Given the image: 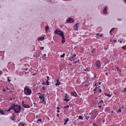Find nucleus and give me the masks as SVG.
Wrapping results in <instances>:
<instances>
[{
    "instance_id": "1",
    "label": "nucleus",
    "mask_w": 126,
    "mask_h": 126,
    "mask_svg": "<svg viewBox=\"0 0 126 126\" xmlns=\"http://www.w3.org/2000/svg\"><path fill=\"white\" fill-rule=\"evenodd\" d=\"M20 106L16 105L14 104H12L11 107L8 109V111H10L11 109H13L16 113H18L20 112L21 110Z\"/></svg>"
},
{
    "instance_id": "2",
    "label": "nucleus",
    "mask_w": 126,
    "mask_h": 126,
    "mask_svg": "<svg viewBox=\"0 0 126 126\" xmlns=\"http://www.w3.org/2000/svg\"><path fill=\"white\" fill-rule=\"evenodd\" d=\"M56 34L61 36L62 38V42L63 43H64L65 42V38L63 32L60 29H57L56 30Z\"/></svg>"
},
{
    "instance_id": "3",
    "label": "nucleus",
    "mask_w": 126,
    "mask_h": 126,
    "mask_svg": "<svg viewBox=\"0 0 126 126\" xmlns=\"http://www.w3.org/2000/svg\"><path fill=\"white\" fill-rule=\"evenodd\" d=\"M24 92L25 94L28 95H30L32 93V92L30 89L27 86L25 88Z\"/></svg>"
},
{
    "instance_id": "4",
    "label": "nucleus",
    "mask_w": 126,
    "mask_h": 126,
    "mask_svg": "<svg viewBox=\"0 0 126 126\" xmlns=\"http://www.w3.org/2000/svg\"><path fill=\"white\" fill-rule=\"evenodd\" d=\"M96 64L97 67L99 68H100L101 67V64L100 61L98 60L96 63Z\"/></svg>"
},
{
    "instance_id": "5",
    "label": "nucleus",
    "mask_w": 126,
    "mask_h": 126,
    "mask_svg": "<svg viewBox=\"0 0 126 126\" xmlns=\"http://www.w3.org/2000/svg\"><path fill=\"white\" fill-rule=\"evenodd\" d=\"M39 98L40 99L41 101L40 103H43L44 101L45 97L42 95H41V96H39Z\"/></svg>"
},
{
    "instance_id": "6",
    "label": "nucleus",
    "mask_w": 126,
    "mask_h": 126,
    "mask_svg": "<svg viewBox=\"0 0 126 126\" xmlns=\"http://www.w3.org/2000/svg\"><path fill=\"white\" fill-rule=\"evenodd\" d=\"M73 19L71 17H69L66 20V22L68 23H71L73 22Z\"/></svg>"
},
{
    "instance_id": "7",
    "label": "nucleus",
    "mask_w": 126,
    "mask_h": 126,
    "mask_svg": "<svg viewBox=\"0 0 126 126\" xmlns=\"http://www.w3.org/2000/svg\"><path fill=\"white\" fill-rule=\"evenodd\" d=\"M76 56V54L73 55V56H71L69 58V60L71 61L73 60L74 61L75 60V58Z\"/></svg>"
},
{
    "instance_id": "8",
    "label": "nucleus",
    "mask_w": 126,
    "mask_h": 126,
    "mask_svg": "<svg viewBox=\"0 0 126 126\" xmlns=\"http://www.w3.org/2000/svg\"><path fill=\"white\" fill-rule=\"evenodd\" d=\"M45 30L46 31V32H47L49 30V28L48 26H46L45 28Z\"/></svg>"
},
{
    "instance_id": "9",
    "label": "nucleus",
    "mask_w": 126,
    "mask_h": 126,
    "mask_svg": "<svg viewBox=\"0 0 126 126\" xmlns=\"http://www.w3.org/2000/svg\"><path fill=\"white\" fill-rule=\"evenodd\" d=\"M71 95L75 97H76L77 95L76 93L75 92L71 93Z\"/></svg>"
},
{
    "instance_id": "10",
    "label": "nucleus",
    "mask_w": 126,
    "mask_h": 126,
    "mask_svg": "<svg viewBox=\"0 0 126 126\" xmlns=\"http://www.w3.org/2000/svg\"><path fill=\"white\" fill-rule=\"evenodd\" d=\"M69 119L68 118H67L65 120V121L64 123V125H65L69 121Z\"/></svg>"
},
{
    "instance_id": "11",
    "label": "nucleus",
    "mask_w": 126,
    "mask_h": 126,
    "mask_svg": "<svg viewBox=\"0 0 126 126\" xmlns=\"http://www.w3.org/2000/svg\"><path fill=\"white\" fill-rule=\"evenodd\" d=\"M23 107L25 108H30V107L29 105L25 104L23 106Z\"/></svg>"
},
{
    "instance_id": "12",
    "label": "nucleus",
    "mask_w": 126,
    "mask_h": 126,
    "mask_svg": "<svg viewBox=\"0 0 126 126\" xmlns=\"http://www.w3.org/2000/svg\"><path fill=\"white\" fill-rule=\"evenodd\" d=\"M96 112V110H93L91 113H90L89 114H90V115H92V114H94V113Z\"/></svg>"
},
{
    "instance_id": "13",
    "label": "nucleus",
    "mask_w": 126,
    "mask_h": 126,
    "mask_svg": "<svg viewBox=\"0 0 126 126\" xmlns=\"http://www.w3.org/2000/svg\"><path fill=\"white\" fill-rule=\"evenodd\" d=\"M90 117L88 113H87L85 116V118L87 119H88Z\"/></svg>"
},
{
    "instance_id": "14",
    "label": "nucleus",
    "mask_w": 126,
    "mask_h": 126,
    "mask_svg": "<svg viewBox=\"0 0 126 126\" xmlns=\"http://www.w3.org/2000/svg\"><path fill=\"white\" fill-rule=\"evenodd\" d=\"M103 12L104 14H106L107 13V7H106L104 8L103 10Z\"/></svg>"
},
{
    "instance_id": "15",
    "label": "nucleus",
    "mask_w": 126,
    "mask_h": 126,
    "mask_svg": "<svg viewBox=\"0 0 126 126\" xmlns=\"http://www.w3.org/2000/svg\"><path fill=\"white\" fill-rule=\"evenodd\" d=\"M105 94L106 96H107L109 97H110L111 96V94H107V93H106Z\"/></svg>"
},
{
    "instance_id": "16",
    "label": "nucleus",
    "mask_w": 126,
    "mask_h": 126,
    "mask_svg": "<svg viewBox=\"0 0 126 126\" xmlns=\"http://www.w3.org/2000/svg\"><path fill=\"white\" fill-rule=\"evenodd\" d=\"M46 54H44L43 56L42 57V58L44 60H45L46 58Z\"/></svg>"
},
{
    "instance_id": "17",
    "label": "nucleus",
    "mask_w": 126,
    "mask_h": 126,
    "mask_svg": "<svg viewBox=\"0 0 126 126\" xmlns=\"http://www.w3.org/2000/svg\"><path fill=\"white\" fill-rule=\"evenodd\" d=\"M44 38V37H42L38 39V40H40L41 41H43Z\"/></svg>"
},
{
    "instance_id": "18",
    "label": "nucleus",
    "mask_w": 126,
    "mask_h": 126,
    "mask_svg": "<svg viewBox=\"0 0 126 126\" xmlns=\"http://www.w3.org/2000/svg\"><path fill=\"white\" fill-rule=\"evenodd\" d=\"M84 70L87 71V72H89V71H90V69L89 68H87L86 69H85Z\"/></svg>"
},
{
    "instance_id": "19",
    "label": "nucleus",
    "mask_w": 126,
    "mask_h": 126,
    "mask_svg": "<svg viewBox=\"0 0 126 126\" xmlns=\"http://www.w3.org/2000/svg\"><path fill=\"white\" fill-rule=\"evenodd\" d=\"M74 63H78L79 64L80 63V62H79V60H77V61H76L75 62H74Z\"/></svg>"
},
{
    "instance_id": "20",
    "label": "nucleus",
    "mask_w": 126,
    "mask_h": 126,
    "mask_svg": "<svg viewBox=\"0 0 126 126\" xmlns=\"http://www.w3.org/2000/svg\"><path fill=\"white\" fill-rule=\"evenodd\" d=\"M98 115V113L96 111V112L94 113V118H95L97 116V115Z\"/></svg>"
},
{
    "instance_id": "21",
    "label": "nucleus",
    "mask_w": 126,
    "mask_h": 126,
    "mask_svg": "<svg viewBox=\"0 0 126 126\" xmlns=\"http://www.w3.org/2000/svg\"><path fill=\"white\" fill-rule=\"evenodd\" d=\"M61 82H57L56 83V86H59L60 85Z\"/></svg>"
},
{
    "instance_id": "22",
    "label": "nucleus",
    "mask_w": 126,
    "mask_h": 126,
    "mask_svg": "<svg viewBox=\"0 0 126 126\" xmlns=\"http://www.w3.org/2000/svg\"><path fill=\"white\" fill-rule=\"evenodd\" d=\"M18 125L19 126H24V125L22 123H20Z\"/></svg>"
},
{
    "instance_id": "23",
    "label": "nucleus",
    "mask_w": 126,
    "mask_h": 126,
    "mask_svg": "<svg viewBox=\"0 0 126 126\" xmlns=\"http://www.w3.org/2000/svg\"><path fill=\"white\" fill-rule=\"evenodd\" d=\"M116 69H117V70L118 72H121V70L120 69H119V68L118 67H116Z\"/></svg>"
},
{
    "instance_id": "24",
    "label": "nucleus",
    "mask_w": 126,
    "mask_h": 126,
    "mask_svg": "<svg viewBox=\"0 0 126 126\" xmlns=\"http://www.w3.org/2000/svg\"><path fill=\"white\" fill-rule=\"evenodd\" d=\"M97 92H99L100 93H101L102 90L101 89H99L98 88H97Z\"/></svg>"
},
{
    "instance_id": "25",
    "label": "nucleus",
    "mask_w": 126,
    "mask_h": 126,
    "mask_svg": "<svg viewBox=\"0 0 126 126\" xmlns=\"http://www.w3.org/2000/svg\"><path fill=\"white\" fill-rule=\"evenodd\" d=\"M4 111L3 110H1L0 111V114H4Z\"/></svg>"
},
{
    "instance_id": "26",
    "label": "nucleus",
    "mask_w": 126,
    "mask_h": 126,
    "mask_svg": "<svg viewBox=\"0 0 126 126\" xmlns=\"http://www.w3.org/2000/svg\"><path fill=\"white\" fill-rule=\"evenodd\" d=\"M122 48L124 49H126V45L122 47Z\"/></svg>"
},
{
    "instance_id": "27",
    "label": "nucleus",
    "mask_w": 126,
    "mask_h": 126,
    "mask_svg": "<svg viewBox=\"0 0 126 126\" xmlns=\"http://www.w3.org/2000/svg\"><path fill=\"white\" fill-rule=\"evenodd\" d=\"M103 100H101L98 103V105H99V104L102 103H103Z\"/></svg>"
},
{
    "instance_id": "28",
    "label": "nucleus",
    "mask_w": 126,
    "mask_h": 126,
    "mask_svg": "<svg viewBox=\"0 0 126 126\" xmlns=\"http://www.w3.org/2000/svg\"><path fill=\"white\" fill-rule=\"evenodd\" d=\"M79 119H83V117L82 116H79Z\"/></svg>"
},
{
    "instance_id": "29",
    "label": "nucleus",
    "mask_w": 126,
    "mask_h": 126,
    "mask_svg": "<svg viewBox=\"0 0 126 126\" xmlns=\"http://www.w3.org/2000/svg\"><path fill=\"white\" fill-rule=\"evenodd\" d=\"M65 55V53H63V54L62 55H61V57L63 58L64 57Z\"/></svg>"
},
{
    "instance_id": "30",
    "label": "nucleus",
    "mask_w": 126,
    "mask_h": 126,
    "mask_svg": "<svg viewBox=\"0 0 126 126\" xmlns=\"http://www.w3.org/2000/svg\"><path fill=\"white\" fill-rule=\"evenodd\" d=\"M114 29V28H112V29H111L110 30V33H111L112 32L113 30Z\"/></svg>"
},
{
    "instance_id": "31",
    "label": "nucleus",
    "mask_w": 126,
    "mask_h": 126,
    "mask_svg": "<svg viewBox=\"0 0 126 126\" xmlns=\"http://www.w3.org/2000/svg\"><path fill=\"white\" fill-rule=\"evenodd\" d=\"M122 109L121 108H120L118 110V111H117V112H120L121 111Z\"/></svg>"
},
{
    "instance_id": "32",
    "label": "nucleus",
    "mask_w": 126,
    "mask_h": 126,
    "mask_svg": "<svg viewBox=\"0 0 126 126\" xmlns=\"http://www.w3.org/2000/svg\"><path fill=\"white\" fill-rule=\"evenodd\" d=\"M64 101H66L67 102H68L69 101V100L68 99H67V98H65L64 99Z\"/></svg>"
},
{
    "instance_id": "33",
    "label": "nucleus",
    "mask_w": 126,
    "mask_h": 126,
    "mask_svg": "<svg viewBox=\"0 0 126 126\" xmlns=\"http://www.w3.org/2000/svg\"><path fill=\"white\" fill-rule=\"evenodd\" d=\"M94 114H92V115H91V118H94Z\"/></svg>"
},
{
    "instance_id": "34",
    "label": "nucleus",
    "mask_w": 126,
    "mask_h": 126,
    "mask_svg": "<svg viewBox=\"0 0 126 126\" xmlns=\"http://www.w3.org/2000/svg\"><path fill=\"white\" fill-rule=\"evenodd\" d=\"M79 24V23H78L77 24H76V30H78L77 29H78V25Z\"/></svg>"
},
{
    "instance_id": "35",
    "label": "nucleus",
    "mask_w": 126,
    "mask_h": 126,
    "mask_svg": "<svg viewBox=\"0 0 126 126\" xmlns=\"http://www.w3.org/2000/svg\"><path fill=\"white\" fill-rule=\"evenodd\" d=\"M25 104H24V101H22V105L23 107L24 106Z\"/></svg>"
},
{
    "instance_id": "36",
    "label": "nucleus",
    "mask_w": 126,
    "mask_h": 126,
    "mask_svg": "<svg viewBox=\"0 0 126 126\" xmlns=\"http://www.w3.org/2000/svg\"><path fill=\"white\" fill-rule=\"evenodd\" d=\"M69 105H67V106H65L64 107V108H69Z\"/></svg>"
},
{
    "instance_id": "37",
    "label": "nucleus",
    "mask_w": 126,
    "mask_h": 126,
    "mask_svg": "<svg viewBox=\"0 0 126 126\" xmlns=\"http://www.w3.org/2000/svg\"><path fill=\"white\" fill-rule=\"evenodd\" d=\"M126 87L124 89V90L123 91V92H126Z\"/></svg>"
},
{
    "instance_id": "38",
    "label": "nucleus",
    "mask_w": 126,
    "mask_h": 126,
    "mask_svg": "<svg viewBox=\"0 0 126 126\" xmlns=\"http://www.w3.org/2000/svg\"><path fill=\"white\" fill-rule=\"evenodd\" d=\"M47 85H48L49 84V82L48 81V80L47 81Z\"/></svg>"
},
{
    "instance_id": "39",
    "label": "nucleus",
    "mask_w": 126,
    "mask_h": 126,
    "mask_svg": "<svg viewBox=\"0 0 126 126\" xmlns=\"http://www.w3.org/2000/svg\"><path fill=\"white\" fill-rule=\"evenodd\" d=\"M9 77L7 78V80L9 82H10L11 81V80L9 79Z\"/></svg>"
},
{
    "instance_id": "40",
    "label": "nucleus",
    "mask_w": 126,
    "mask_h": 126,
    "mask_svg": "<svg viewBox=\"0 0 126 126\" xmlns=\"http://www.w3.org/2000/svg\"><path fill=\"white\" fill-rule=\"evenodd\" d=\"M116 41V40H111V42H115Z\"/></svg>"
},
{
    "instance_id": "41",
    "label": "nucleus",
    "mask_w": 126,
    "mask_h": 126,
    "mask_svg": "<svg viewBox=\"0 0 126 126\" xmlns=\"http://www.w3.org/2000/svg\"><path fill=\"white\" fill-rule=\"evenodd\" d=\"M97 88H96L95 89H94L93 90V91H95L96 90H97Z\"/></svg>"
},
{
    "instance_id": "42",
    "label": "nucleus",
    "mask_w": 126,
    "mask_h": 126,
    "mask_svg": "<svg viewBox=\"0 0 126 126\" xmlns=\"http://www.w3.org/2000/svg\"><path fill=\"white\" fill-rule=\"evenodd\" d=\"M42 121V120L41 119H39L38 120H37V122H38L39 121H40V122H41Z\"/></svg>"
},
{
    "instance_id": "43",
    "label": "nucleus",
    "mask_w": 126,
    "mask_h": 126,
    "mask_svg": "<svg viewBox=\"0 0 126 126\" xmlns=\"http://www.w3.org/2000/svg\"><path fill=\"white\" fill-rule=\"evenodd\" d=\"M67 94H65V98H68V97L67 96Z\"/></svg>"
},
{
    "instance_id": "44",
    "label": "nucleus",
    "mask_w": 126,
    "mask_h": 126,
    "mask_svg": "<svg viewBox=\"0 0 126 126\" xmlns=\"http://www.w3.org/2000/svg\"><path fill=\"white\" fill-rule=\"evenodd\" d=\"M93 124L94 125V126H98L94 123H93Z\"/></svg>"
},
{
    "instance_id": "45",
    "label": "nucleus",
    "mask_w": 126,
    "mask_h": 126,
    "mask_svg": "<svg viewBox=\"0 0 126 126\" xmlns=\"http://www.w3.org/2000/svg\"><path fill=\"white\" fill-rule=\"evenodd\" d=\"M44 48V47H41V48H40V49H42V50H43V49Z\"/></svg>"
},
{
    "instance_id": "46",
    "label": "nucleus",
    "mask_w": 126,
    "mask_h": 126,
    "mask_svg": "<svg viewBox=\"0 0 126 126\" xmlns=\"http://www.w3.org/2000/svg\"><path fill=\"white\" fill-rule=\"evenodd\" d=\"M117 20L118 21H121V19L120 18L118 19H117Z\"/></svg>"
},
{
    "instance_id": "47",
    "label": "nucleus",
    "mask_w": 126,
    "mask_h": 126,
    "mask_svg": "<svg viewBox=\"0 0 126 126\" xmlns=\"http://www.w3.org/2000/svg\"><path fill=\"white\" fill-rule=\"evenodd\" d=\"M57 109H60V108L59 107H57L56 108Z\"/></svg>"
},
{
    "instance_id": "48",
    "label": "nucleus",
    "mask_w": 126,
    "mask_h": 126,
    "mask_svg": "<svg viewBox=\"0 0 126 126\" xmlns=\"http://www.w3.org/2000/svg\"><path fill=\"white\" fill-rule=\"evenodd\" d=\"M124 106H122V107H121V108H120L121 109H124Z\"/></svg>"
},
{
    "instance_id": "49",
    "label": "nucleus",
    "mask_w": 126,
    "mask_h": 126,
    "mask_svg": "<svg viewBox=\"0 0 126 126\" xmlns=\"http://www.w3.org/2000/svg\"><path fill=\"white\" fill-rule=\"evenodd\" d=\"M3 91H4V92H5L6 91V90L5 89H4L3 90Z\"/></svg>"
},
{
    "instance_id": "50",
    "label": "nucleus",
    "mask_w": 126,
    "mask_h": 126,
    "mask_svg": "<svg viewBox=\"0 0 126 126\" xmlns=\"http://www.w3.org/2000/svg\"><path fill=\"white\" fill-rule=\"evenodd\" d=\"M101 107V105H100V106H99V105L98 106V107L99 108H100Z\"/></svg>"
},
{
    "instance_id": "51",
    "label": "nucleus",
    "mask_w": 126,
    "mask_h": 126,
    "mask_svg": "<svg viewBox=\"0 0 126 126\" xmlns=\"http://www.w3.org/2000/svg\"><path fill=\"white\" fill-rule=\"evenodd\" d=\"M57 112L59 113L60 111V110H57Z\"/></svg>"
},
{
    "instance_id": "52",
    "label": "nucleus",
    "mask_w": 126,
    "mask_h": 126,
    "mask_svg": "<svg viewBox=\"0 0 126 126\" xmlns=\"http://www.w3.org/2000/svg\"><path fill=\"white\" fill-rule=\"evenodd\" d=\"M99 34H100V33H97L96 34V35H99H99H100Z\"/></svg>"
},
{
    "instance_id": "53",
    "label": "nucleus",
    "mask_w": 126,
    "mask_h": 126,
    "mask_svg": "<svg viewBox=\"0 0 126 126\" xmlns=\"http://www.w3.org/2000/svg\"><path fill=\"white\" fill-rule=\"evenodd\" d=\"M42 88L43 90H45V87H42Z\"/></svg>"
},
{
    "instance_id": "54",
    "label": "nucleus",
    "mask_w": 126,
    "mask_h": 126,
    "mask_svg": "<svg viewBox=\"0 0 126 126\" xmlns=\"http://www.w3.org/2000/svg\"><path fill=\"white\" fill-rule=\"evenodd\" d=\"M57 82H59V79H57Z\"/></svg>"
},
{
    "instance_id": "55",
    "label": "nucleus",
    "mask_w": 126,
    "mask_h": 126,
    "mask_svg": "<svg viewBox=\"0 0 126 126\" xmlns=\"http://www.w3.org/2000/svg\"><path fill=\"white\" fill-rule=\"evenodd\" d=\"M57 116H58V117L59 116V114H57Z\"/></svg>"
},
{
    "instance_id": "56",
    "label": "nucleus",
    "mask_w": 126,
    "mask_h": 126,
    "mask_svg": "<svg viewBox=\"0 0 126 126\" xmlns=\"http://www.w3.org/2000/svg\"><path fill=\"white\" fill-rule=\"evenodd\" d=\"M119 42H120L121 43H122V41H119Z\"/></svg>"
},
{
    "instance_id": "57",
    "label": "nucleus",
    "mask_w": 126,
    "mask_h": 126,
    "mask_svg": "<svg viewBox=\"0 0 126 126\" xmlns=\"http://www.w3.org/2000/svg\"><path fill=\"white\" fill-rule=\"evenodd\" d=\"M47 80H49V77L48 76L47 77Z\"/></svg>"
},
{
    "instance_id": "58",
    "label": "nucleus",
    "mask_w": 126,
    "mask_h": 126,
    "mask_svg": "<svg viewBox=\"0 0 126 126\" xmlns=\"http://www.w3.org/2000/svg\"><path fill=\"white\" fill-rule=\"evenodd\" d=\"M1 73H2V72H1V71L0 70V75L1 74Z\"/></svg>"
},
{
    "instance_id": "59",
    "label": "nucleus",
    "mask_w": 126,
    "mask_h": 126,
    "mask_svg": "<svg viewBox=\"0 0 126 126\" xmlns=\"http://www.w3.org/2000/svg\"><path fill=\"white\" fill-rule=\"evenodd\" d=\"M25 70H28V68H26L25 69Z\"/></svg>"
},
{
    "instance_id": "60",
    "label": "nucleus",
    "mask_w": 126,
    "mask_h": 126,
    "mask_svg": "<svg viewBox=\"0 0 126 126\" xmlns=\"http://www.w3.org/2000/svg\"><path fill=\"white\" fill-rule=\"evenodd\" d=\"M99 36H101V37H102V34L100 35H99Z\"/></svg>"
},
{
    "instance_id": "61",
    "label": "nucleus",
    "mask_w": 126,
    "mask_h": 126,
    "mask_svg": "<svg viewBox=\"0 0 126 126\" xmlns=\"http://www.w3.org/2000/svg\"><path fill=\"white\" fill-rule=\"evenodd\" d=\"M105 74L106 75H107L108 76V74L107 73H106Z\"/></svg>"
},
{
    "instance_id": "62",
    "label": "nucleus",
    "mask_w": 126,
    "mask_h": 126,
    "mask_svg": "<svg viewBox=\"0 0 126 126\" xmlns=\"http://www.w3.org/2000/svg\"><path fill=\"white\" fill-rule=\"evenodd\" d=\"M101 82H99V85H100V84H101Z\"/></svg>"
},
{
    "instance_id": "63",
    "label": "nucleus",
    "mask_w": 126,
    "mask_h": 126,
    "mask_svg": "<svg viewBox=\"0 0 126 126\" xmlns=\"http://www.w3.org/2000/svg\"><path fill=\"white\" fill-rule=\"evenodd\" d=\"M113 112V111H111V113H112Z\"/></svg>"
},
{
    "instance_id": "64",
    "label": "nucleus",
    "mask_w": 126,
    "mask_h": 126,
    "mask_svg": "<svg viewBox=\"0 0 126 126\" xmlns=\"http://www.w3.org/2000/svg\"><path fill=\"white\" fill-rule=\"evenodd\" d=\"M10 100H12V98H10Z\"/></svg>"
}]
</instances>
